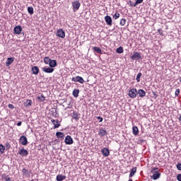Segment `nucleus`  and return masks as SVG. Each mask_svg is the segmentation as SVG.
<instances>
[{
	"instance_id": "nucleus-1",
	"label": "nucleus",
	"mask_w": 181,
	"mask_h": 181,
	"mask_svg": "<svg viewBox=\"0 0 181 181\" xmlns=\"http://www.w3.org/2000/svg\"><path fill=\"white\" fill-rule=\"evenodd\" d=\"M150 177L153 179V180H158V179H159V168L154 167L153 165L151 167Z\"/></svg>"
},
{
	"instance_id": "nucleus-2",
	"label": "nucleus",
	"mask_w": 181,
	"mask_h": 181,
	"mask_svg": "<svg viewBox=\"0 0 181 181\" xmlns=\"http://www.w3.org/2000/svg\"><path fill=\"white\" fill-rule=\"evenodd\" d=\"M71 4L74 12H76V11H78V9H80V6H81V4L78 0L74 1Z\"/></svg>"
},
{
	"instance_id": "nucleus-3",
	"label": "nucleus",
	"mask_w": 181,
	"mask_h": 181,
	"mask_svg": "<svg viewBox=\"0 0 181 181\" xmlns=\"http://www.w3.org/2000/svg\"><path fill=\"white\" fill-rule=\"evenodd\" d=\"M137 95V90L136 88H132L129 90V96L130 98H136Z\"/></svg>"
},
{
	"instance_id": "nucleus-4",
	"label": "nucleus",
	"mask_w": 181,
	"mask_h": 181,
	"mask_svg": "<svg viewBox=\"0 0 181 181\" xmlns=\"http://www.w3.org/2000/svg\"><path fill=\"white\" fill-rule=\"evenodd\" d=\"M64 142L66 145H73V144L74 143V141L73 140V138L71 137V136L68 135L65 137Z\"/></svg>"
},
{
	"instance_id": "nucleus-5",
	"label": "nucleus",
	"mask_w": 181,
	"mask_h": 181,
	"mask_svg": "<svg viewBox=\"0 0 181 181\" xmlns=\"http://www.w3.org/2000/svg\"><path fill=\"white\" fill-rule=\"evenodd\" d=\"M72 81H74L75 83H80L81 84H83V83H84V79L83 78V77L81 76H76V77H73L71 78Z\"/></svg>"
},
{
	"instance_id": "nucleus-6",
	"label": "nucleus",
	"mask_w": 181,
	"mask_h": 181,
	"mask_svg": "<svg viewBox=\"0 0 181 181\" xmlns=\"http://www.w3.org/2000/svg\"><path fill=\"white\" fill-rule=\"evenodd\" d=\"M57 36H58V37H62V39H64V37H66V33L63 29H59L57 31Z\"/></svg>"
},
{
	"instance_id": "nucleus-7",
	"label": "nucleus",
	"mask_w": 181,
	"mask_h": 181,
	"mask_svg": "<svg viewBox=\"0 0 181 181\" xmlns=\"http://www.w3.org/2000/svg\"><path fill=\"white\" fill-rule=\"evenodd\" d=\"M131 59L132 60H142V57L139 52H134Z\"/></svg>"
},
{
	"instance_id": "nucleus-8",
	"label": "nucleus",
	"mask_w": 181,
	"mask_h": 181,
	"mask_svg": "<svg viewBox=\"0 0 181 181\" xmlns=\"http://www.w3.org/2000/svg\"><path fill=\"white\" fill-rule=\"evenodd\" d=\"M105 21L108 26H112V18L110 16H105Z\"/></svg>"
},
{
	"instance_id": "nucleus-9",
	"label": "nucleus",
	"mask_w": 181,
	"mask_h": 181,
	"mask_svg": "<svg viewBox=\"0 0 181 181\" xmlns=\"http://www.w3.org/2000/svg\"><path fill=\"white\" fill-rule=\"evenodd\" d=\"M98 135L100 137L105 136L108 135V132H107V130H105L104 128L101 127L98 131Z\"/></svg>"
},
{
	"instance_id": "nucleus-10",
	"label": "nucleus",
	"mask_w": 181,
	"mask_h": 181,
	"mask_svg": "<svg viewBox=\"0 0 181 181\" xmlns=\"http://www.w3.org/2000/svg\"><path fill=\"white\" fill-rule=\"evenodd\" d=\"M42 71H44V73H53V71H54V69L52 68V67H47V66H45L42 68Z\"/></svg>"
},
{
	"instance_id": "nucleus-11",
	"label": "nucleus",
	"mask_w": 181,
	"mask_h": 181,
	"mask_svg": "<svg viewBox=\"0 0 181 181\" xmlns=\"http://www.w3.org/2000/svg\"><path fill=\"white\" fill-rule=\"evenodd\" d=\"M72 118L73 119H75V121H78L80 119V113L73 110Z\"/></svg>"
},
{
	"instance_id": "nucleus-12",
	"label": "nucleus",
	"mask_w": 181,
	"mask_h": 181,
	"mask_svg": "<svg viewBox=\"0 0 181 181\" xmlns=\"http://www.w3.org/2000/svg\"><path fill=\"white\" fill-rule=\"evenodd\" d=\"M14 33H16V35H21V33H22V26L21 25H16L14 28Z\"/></svg>"
},
{
	"instance_id": "nucleus-13",
	"label": "nucleus",
	"mask_w": 181,
	"mask_h": 181,
	"mask_svg": "<svg viewBox=\"0 0 181 181\" xmlns=\"http://www.w3.org/2000/svg\"><path fill=\"white\" fill-rule=\"evenodd\" d=\"M20 141L21 142V145H28V138L26 137V136H21L20 137Z\"/></svg>"
},
{
	"instance_id": "nucleus-14",
	"label": "nucleus",
	"mask_w": 181,
	"mask_h": 181,
	"mask_svg": "<svg viewBox=\"0 0 181 181\" xmlns=\"http://www.w3.org/2000/svg\"><path fill=\"white\" fill-rule=\"evenodd\" d=\"M19 155L21 156H28L29 155V152L25 149L24 148H22L19 151H18Z\"/></svg>"
},
{
	"instance_id": "nucleus-15",
	"label": "nucleus",
	"mask_w": 181,
	"mask_h": 181,
	"mask_svg": "<svg viewBox=\"0 0 181 181\" xmlns=\"http://www.w3.org/2000/svg\"><path fill=\"white\" fill-rule=\"evenodd\" d=\"M137 95L141 98H144V97H145L146 95V92H145V90L144 89H140V90H137Z\"/></svg>"
},
{
	"instance_id": "nucleus-16",
	"label": "nucleus",
	"mask_w": 181,
	"mask_h": 181,
	"mask_svg": "<svg viewBox=\"0 0 181 181\" xmlns=\"http://www.w3.org/2000/svg\"><path fill=\"white\" fill-rule=\"evenodd\" d=\"M14 60H15L14 57H8V58H7L6 62V66L7 67L11 66L13 63Z\"/></svg>"
},
{
	"instance_id": "nucleus-17",
	"label": "nucleus",
	"mask_w": 181,
	"mask_h": 181,
	"mask_svg": "<svg viewBox=\"0 0 181 181\" xmlns=\"http://www.w3.org/2000/svg\"><path fill=\"white\" fill-rule=\"evenodd\" d=\"M101 152L103 155V156H110V149H108L107 148H103L101 149Z\"/></svg>"
},
{
	"instance_id": "nucleus-18",
	"label": "nucleus",
	"mask_w": 181,
	"mask_h": 181,
	"mask_svg": "<svg viewBox=\"0 0 181 181\" xmlns=\"http://www.w3.org/2000/svg\"><path fill=\"white\" fill-rule=\"evenodd\" d=\"M31 71L33 74H35V76L39 74V67H37V66H33L31 69Z\"/></svg>"
},
{
	"instance_id": "nucleus-19",
	"label": "nucleus",
	"mask_w": 181,
	"mask_h": 181,
	"mask_svg": "<svg viewBox=\"0 0 181 181\" xmlns=\"http://www.w3.org/2000/svg\"><path fill=\"white\" fill-rule=\"evenodd\" d=\"M49 67L51 68H54L56 67V66H57V61L54 60V59H51L49 64Z\"/></svg>"
},
{
	"instance_id": "nucleus-20",
	"label": "nucleus",
	"mask_w": 181,
	"mask_h": 181,
	"mask_svg": "<svg viewBox=\"0 0 181 181\" xmlns=\"http://www.w3.org/2000/svg\"><path fill=\"white\" fill-rule=\"evenodd\" d=\"M37 100L39 101V103H43L46 101V97H45V95L42 94L41 95L37 97Z\"/></svg>"
},
{
	"instance_id": "nucleus-21",
	"label": "nucleus",
	"mask_w": 181,
	"mask_h": 181,
	"mask_svg": "<svg viewBox=\"0 0 181 181\" xmlns=\"http://www.w3.org/2000/svg\"><path fill=\"white\" fill-rule=\"evenodd\" d=\"M56 136L58 137L59 139H64V133L62 132H57L56 133Z\"/></svg>"
},
{
	"instance_id": "nucleus-22",
	"label": "nucleus",
	"mask_w": 181,
	"mask_h": 181,
	"mask_svg": "<svg viewBox=\"0 0 181 181\" xmlns=\"http://www.w3.org/2000/svg\"><path fill=\"white\" fill-rule=\"evenodd\" d=\"M78 94H80L79 89H74L72 92V95L75 97V98H77V97H78Z\"/></svg>"
},
{
	"instance_id": "nucleus-23",
	"label": "nucleus",
	"mask_w": 181,
	"mask_h": 181,
	"mask_svg": "<svg viewBox=\"0 0 181 181\" xmlns=\"http://www.w3.org/2000/svg\"><path fill=\"white\" fill-rule=\"evenodd\" d=\"M93 50H94V52H96V53H99L100 54H103V51L98 47H93Z\"/></svg>"
},
{
	"instance_id": "nucleus-24",
	"label": "nucleus",
	"mask_w": 181,
	"mask_h": 181,
	"mask_svg": "<svg viewBox=\"0 0 181 181\" xmlns=\"http://www.w3.org/2000/svg\"><path fill=\"white\" fill-rule=\"evenodd\" d=\"M64 179H66V175H57V181H62V180H64Z\"/></svg>"
},
{
	"instance_id": "nucleus-25",
	"label": "nucleus",
	"mask_w": 181,
	"mask_h": 181,
	"mask_svg": "<svg viewBox=\"0 0 181 181\" xmlns=\"http://www.w3.org/2000/svg\"><path fill=\"white\" fill-rule=\"evenodd\" d=\"M136 173V167H134L131 170L129 177H132V176H134V175H135Z\"/></svg>"
},
{
	"instance_id": "nucleus-26",
	"label": "nucleus",
	"mask_w": 181,
	"mask_h": 181,
	"mask_svg": "<svg viewBox=\"0 0 181 181\" xmlns=\"http://www.w3.org/2000/svg\"><path fill=\"white\" fill-rule=\"evenodd\" d=\"M50 62H52V59H50L49 57H45L44 58V63L45 64H49Z\"/></svg>"
},
{
	"instance_id": "nucleus-27",
	"label": "nucleus",
	"mask_w": 181,
	"mask_h": 181,
	"mask_svg": "<svg viewBox=\"0 0 181 181\" xmlns=\"http://www.w3.org/2000/svg\"><path fill=\"white\" fill-rule=\"evenodd\" d=\"M116 53H119V54H121V53H124V47H119L116 49Z\"/></svg>"
},
{
	"instance_id": "nucleus-28",
	"label": "nucleus",
	"mask_w": 181,
	"mask_h": 181,
	"mask_svg": "<svg viewBox=\"0 0 181 181\" xmlns=\"http://www.w3.org/2000/svg\"><path fill=\"white\" fill-rule=\"evenodd\" d=\"M22 172L23 175H25V176H26L27 177H29V176H30V175L29 174V170H28L26 168H23L22 170Z\"/></svg>"
},
{
	"instance_id": "nucleus-29",
	"label": "nucleus",
	"mask_w": 181,
	"mask_h": 181,
	"mask_svg": "<svg viewBox=\"0 0 181 181\" xmlns=\"http://www.w3.org/2000/svg\"><path fill=\"white\" fill-rule=\"evenodd\" d=\"M132 130H133L134 135H138L139 132V129H138L137 127H133Z\"/></svg>"
},
{
	"instance_id": "nucleus-30",
	"label": "nucleus",
	"mask_w": 181,
	"mask_h": 181,
	"mask_svg": "<svg viewBox=\"0 0 181 181\" xmlns=\"http://www.w3.org/2000/svg\"><path fill=\"white\" fill-rule=\"evenodd\" d=\"M5 151H6V148L3 144H0V153H5Z\"/></svg>"
},
{
	"instance_id": "nucleus-31",
	"label": "nucleus",
	"mask_w": 181,
	"mask_h": 181,
	"mask_svg": "<svg viewBox=\"0 0 181 181\" xmlns=\"http://www.w3.org/2000/svg\"><path fill=\"white\" fill-rule=\"evenodd\" d=\"M125 23H127V19L125 18H122L120 20V22H119V25L120 26H124L125 25Z\"/></svg>"
},
{
	"instance_id": "nucleus-32",
	"label": "nucleus",
	"mask_w": 181,
	"mask_h": 181,
	"mask_svg": "<svg viewBox=\"0 0 181 181\" xmlns=\"http://www.w3.org/2000/svg\"><path fill=\"white\" fill-rule=\"evenodd\" d=\"M51 112L53 115V117H56L57 115V108H52L51 110Z\"/></svg>"
},
{
	"instance_id": "nucleus-33",
	"label": "nucleus",
	"mask_w": 181,
	"mask_h": 181,
	"mask_svg": "<svg viewBox=\"0 0 181 181\" xmlns=\"http://www.w3.org/2000/svg\"><path fill=\"white\" fill-rule=\"evenodd\" d=\"M28 12L30 15H33L34 11H33V7H28Z\"/></svg>"
},
{
	"instance_id": "nucleus-34",
	"label": "nucleus",
	"mask_w": 181,
	"mask_h": 181,
	"mask_svg": "<svg viewBox=\"0 0 181 181\" xmlns=\"http://www.w3.org/2000/svg\"><path fill=\"white\" fill-rule=\"evenodd\" d=\"M4 146L6 148V151H9V149H11V144L8 141L5 143Z\"/></svg>"
},
{
	"instance_id": "nucleus-35",
	"label": "nucleus",
	"mask_w": 181,
	"mask_h": 181,
	"mask_svg": "<svg viewBox=\"0 0 181 181\" xmlns=\"http://www.w3.org/2000/svg\"><path fill=\"white\" fill-rule=\"evenodd\" d=\"M2 179H4L6 181H11V177H8V175H6L5 174H3L1 175Z\"/></svg>"
},
{
	"instance_id": "nucleus-36",
	"label": "nucleus",
	"mask_w": 181,
	"mask_h": 181,
	"mask_svg": "<svg viewBox=\"0 0 181 181\" xmlns=\"http://www.w3.org/2000/svg\"><path fill=\"white\" fill-rule=\"evenodd\" d=\"M142 76V73L139 72L137 76H136V80L138 83H139V81H141V77Z\"/></svg>"
},
{
	"instance_id": "nucleus-37",
	"label": "nucleus",
	"mask_w": 181,
	"mask_h": 181,
	"mask_svg": "<svg viewBox=\"0 0 181 181\" xmlns=\"http://www.w3.org/2000/svg\"><path fill=\"white\" fill-rule=\"evenodd\" d=\"M119 16H121V14H119V13H116L114 16H113V19H118V18H119Z\"/></svg>"
},
{
	"instance_id": "nucleus-38",
	"label": "nucleus",
	"mask_w": 181,
	"mask_h": 181,
	"mask_svg": "<svg viewBox=\"0 0 181 181\" xmlns=\"http://www.w3.org/2000/svg\"><path fill=\"white\" fill-rule=\"evenodd\" d=\"M26 103V107H30L32 105V100H27Z\"/></svg>"
},
{
	"instance_id": "nucleus-39",
	"label": "nucleus",
	"mask_w": 181,
	"mask_h": 181,
	"mask_svg": "<svg viewBox=\"0 0 181 181\" xmlns=\"http://www.w3.org/2000/svg\"><path fill=\"white\" fill-rule=\"evenodd\" d=\"M175 94V97H177V95L180 94V89L179 88L176 89Z\"/></svg>"
},
{
	"instance_id": "nucleus-40",
	"label": "nucleus",
	"mask_w": 181,
	"mask_h": 181,
	"mask_svg": "<svg viewBox=\"0 0 181 181\" xmlns=\"http://www.w3.org/2000/svg\"><path fill=\"white\" fill-rule=\"evenodd\" d=\"M142 2H144V0H136L134 5L136 6L139 4H142Z\"/></svg>"
},
{
	"instance_id": "nucleus-41",
	"label": "nucleus",
	"mask_w": 181,
	"mask_h": 181,
	"mask_svg": "<svg viewBox=\"0 0 181 181\" xmlns=\"http://www.w3.org/2000/svg\"><path fill=\"white\" fill-rule=\"evenodd\" d=\"M129 4L130 6H132V7L136 6V5H135V3H134L131 1H129Z\"/></svg>"
},
{
	"instance_id": "nucleus-42",
	"label": "nucleus",
	"mask_w": 181,
	"mask_h": 181,
	"mask_svg": "<svg viewBox=\"0 0 181 181\" xmlns=\"http://www.w3.org/2000/svg\"><path fill=\"white\" fill-rule=\"evenodd\" d=\"M177 170H181V163L177 164Z\"/></svg>"
},
{
	"instance_id": "nucleus-43",
	"label": "nucleus",
	"mask_w": 181,
	"mask_h": 181,
	"mask_svg": "<svg viewBox=\"0 0 181 181\" xmlns=\"http://www.w3.org/2000/svg\"><path fill=\"white\" fill-rule=\"evenodd\" d=\"M8 108H11V110H14L15 109V106L12 104H8Z\"/></svg>"
},
{
	"instance_id": "nucleus-44",
	"label": "nucleus",
	"mask_w": 181,
	"mask_h": 181,
	"mask_svg": "<svg viewBox=\"0 0 181 181\" xmlns=\"http://www.w3.org/2000/svg\"><path fill=\"white\" fill-rule=\"evenodd\" d=\"M60 124L59 123H57V124H55L54 125V129H56L57 128H59V127H60Z\"/></svg>"
},
{
	"instance_id": "nucleus-45",
	"label": "nucleus",
	"mask_w": 181,
	"mask_h": 181,
	"mask_svg": "<svg viewBox=\"0 0 181 181\" xmlns=\"http://www.w3.org/2000/svg\"><path fill=\"white\" fill-rule=\"evenodd\" d=\"M177 180L181 181V173L177 175Z\"/></svg>"
},
{
	"instance_id": "nucleus-46",
	"label": "nucleus",
	"mask_w": 181,
	"mask_h": 181,
	"mask_svg": "<svg viewBox=\"0 0 181 181\" xmlns=\"http://www.w3.org/2000/svg\"><path fill=\"white\" fill-rule=\"evenodd\" d=\"M97 119H100L99 122H103V117L100 116L97 117Z\"/></svg>"
},
{
	"instance_id": "nucleus-47",
	"label": "nucleus",
	"mask_w": 181,
	"mask_h": 181,
	"mask_svg": "<svg viewBox=\"0 0 181 181\" xmlns=\"http://www.w3.org/2000/svg\"><path fill=\"white\" fill-rule=\"evenodd\" d=\"M51 122H52V124H53V125H54L56 124V120L55 119H52Z\"/></svg>"
},
{
	"instance_id": "nucleus-48",
	"label": "nucleus",
	"mask_w": 181,
	"mask_h": 181,
	"mask_svg": "<svg viewBox=\"0 0 181 181\" xmlns=\"http://www.w3.org/2000/svg\"><path fill=\"white\" fill-rule=\"evenodd\" d=\"M139 142H141V144H144V143L146 142V141H145L144 139H140Z\"/></svg>"
},
{
	"instance_id": "nucleus-49",
	"label": "nucleus",
	"mask_w": 181,
	"mask_h": 181,
	"mask_svg": "<svg viewBox=\"0 0 181 181\" xmlns=\"http://www.w3.org/2000/svg\"><path fill=\"white\" fill-rule=\"evenodd\" d=\"M153 96L155 97V98H158V94H156V93L153 92Z\"/></svg>"
},
{
	"instance_id": "nucleus-50",
	"label": "nucleus",
	"mask_w": 181,
	"mask_h": 181,
	"mask_svg": "<svg viewBox=\"0 0 181 181\" xmlns=\"http://www.w3.org/2000/svg\"><path fill=\"white\" fill-rule=\"evenodd\" d=\"M21 125H22V122H18L17 123V127H21Z\"/></svg>"
},
{
	"instance_id": "nucleus-51",
	"label": "nucleus",
	"mask_w": 181,
	"mask_h": 181,
	"mask_svg": "<svg viewBox=\"0 0 181 181\" xmlns=\"http://www.w3.org/2000/svg\"><path fill=\"white\" fill-rule=\"evenodd\" d=\"M159 34H160V36H163V33L160 30H159Z\"/></svg>"
},
{
	"instance_id": "nucleus-52",
	"label": "nucleus",
	"mask_w": 181,
	"mask_h": 181,
	"mask_svg": "<svg viewBox=\"0 0 181 181\" xmlns=\"http://www.w3.org/2000/svg\"><path fill=\"white\" fill-rule=\"evenodd\" d=\"M56 124H59V119L55 120Z\"/></svg>"
},
{
	"instance_id": "nucleus-53",
	"label": "nucleus",
	"mask_w": 181,
	"mask_h": 181,
	"mask_svg": "<svg viewBox=\"0 0 181 181\" xmlns=\"http://www.w3.org/2000/svg\"><path fill=\"white\" fill-rule=\"evenodd\" d=\"M55 141H56V142H59V140L56 139Z\"/></svg>"
},
{
	"instance_id": "nucleus-54",
	"label": "nucleus",
	"mask_w": 181,
	"mask_h": 181,
	"mask_svg": "<svg viewBox=\"0 0 181 181\" xmlns=\"http://www.w3.org/2000/svg\"><path fill=\"white\" fill-rule=\"evenodd\" d=\"M128 181H132V179H129Z\"/></svg>"
},
{
	"instance_id": "nucleus-55",
	"label": "nucleus",
	"mask_w": 181,
	"mask_h": 181,
	"mask_svg": "<svg viewBox=\"0 0 181 181\" xmlns=\"http://www.w3.org/2000/svg\"><path fill=\"white\" fill-rule=\"evenodd\" d=\"M66 108H70V107H69V106H68Z\"/></svg>"
}]
</instances>
